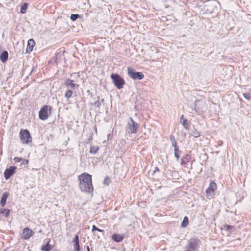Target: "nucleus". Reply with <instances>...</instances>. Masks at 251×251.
<instances>
[{
    "instance_id": "obj_1",
    "label": "nucleus",
    "mask_w": 251,
    "mask_h": 251,
    "mask_svg": "<svg viewBox=\"0 0 251 251\" xmlns=\"http://www.w3.org/2000/svg\"><path fill=\"white\" fill-rule=\"evenodd\" d=\"M79 188L83 192L91 194L93 192L92 176L87 173H83L78 176Z\"/></svg>"
},
{
    "instance_id": "obj_2",
    "label": "nucleus",
    "mask_w": 251,
    "mask_h": 251,
    "mask_svg": "<svg viewBox=\"0 0 251 251\" xmlns=\"http://www.w3.org/2000/svg\"><path fill=\"white\" fill-rule=\"evenodd\" d=\"M19 138L23 144H29L32 142V137L27 129H21L19 132Z\"/></svg>"
},
{
    "instance_id": "obj_3",
    "label": "nucleus",
    "mask_w": 251,
    "mask_h": 251,
    "mask_svg": "<svg viewBox=\"0 0 251 251\" xmlns=\"http://www.w3.org/2000/svg\"><path fill=\"white\" fill-rule=\"evenodd\" d=\"M110 77L112 80L114 85L119 89L123 88L125 83L124 79L117 74H112Z\"/></svg>"
},
{
    "instance_id": "obj_4",
    "label": "nucleus",
    "mask_w": 251,
    "mask_h": 251,
    "mask_svg": "<svg viewBox=\"0 0 251 251\" xmlns=\"http://www.w3.org/2000/svg\"><path fill=\"white\" fill-rule=\"evenodd\" d=\"M128 74L129 76L133 79H142L144 75L141 72H136L135 70L128 67L127 68Z\"/></svg>"
},
{
    "instance_id": "obj_5",
    "label": "nucleus",
    "mask_w": 251,
    "mask_h": 251,
    "mask_svg": "<svg viewBox=\"0 0 251 251\" xmlns=\"http://www.w3.org/2000/svg\"><path fill=\"white\" fill-rule=\"evenodd\" d=\"M49 110L50 113L51 111V107H49L48 105H44L42 107L39 112V118L42 120L47 119L49 117Z\"/></svg>"
},
{
    "instance_id": "obj_6",
    "label": "nucleus",
    "mask_w": 251,
    "mask_h": 251,
    "mask_svg": "<svg viewBox=\"0 0 251 251\" xmlns=\"http://www.w3.org/2000/svg\"><path fill=\"white\" fill-rule=\"evenodd\" d=\"M217 185L214 181H211L209 186L205 191L206 197L207 198L213 197L214 195V192L217 190Z\"/></svg>"
},
{
    "instance_id": "obj_7",
    "label": "nucleus",
    "mask_w": 251,
    "mask_h": 251,
    "mask_svg": "<svg viewBox=\"0 0 251 251\" xmlns=\"http://www.w3.org/2000/svg\"><path fill=\"white\" fill-rule=\"evenodd\" d=\"M34 234V232L28 227H25L21 234V238L24 240H28Z\"/></svg>"
},
{
    "instance_id": "obj_8",
    "label": "nucleus",
    "mask_w": 251,
    "mask_h": 251,
    "mask_svg": "<svg viewBox=\"0 0 251 251\" xmlns=\"http://www.w3.org/2000/svg\"><path fill=\"white\" fill-rule=\"evenodd\" d=\"M17 167L14 166H10L6 168L4 172V176L5 179L7 180L15 174Z\"/></svg>"
},
{
    "instance_id": "obj_9",
    "label": "nucleus",
    "mask_w": 251,
    "mask_h": 251,
    "mask_svg": "<svg viewBox=\"0 0 251 251\" xmlns=\"http://www.w3.org/2000/svg\"><path fill=\"white\" fill-rule=\"evenodd\" d=\"M200 240L198 239H191L189 241L187 249L195 251L197 248Z\"/></svg>"
},
{
    "instance_id": "obj_10",
    "label": "nucleus",
    "mask_w": 251,
    "mask_h": 251,
    "mask_svg": "<svg viewBox=\"0 0 251 251\" xmlns=\"http://www.w3.org/2000/svg\"><path fill=\"white\" fill-rule=\"evenodd\" d=\"M46 243L42 245L41 250L42 251H50L53 248V246L50 245V239H46Z\"/></svg>"
},
{
    "instance_id": "obj_11",
    "label": "nucleus",
    "mask_w": 251,
    "mask_h": 251,
    "mask_svg": "<svg viewBox=\"0 0 251 251\" xmlns=\"http://www.w3.org/2000/svg\"><path fill=\"white\" fill-rule=\"evenodd\" d=\"M129 129L132 133H136L138 129V125L134 121L132 120V123L130 125Z\"/></svg>"
},
{
    "instance_id": "obj_12",
    "label": "nucleus",
    "mask_w": 251,
    "mask_h": 251,
    "mask_svg": "<svg viewBox=\"0 0 251 251\" xmlns=\"http://www.w3.org/2000/svg\"><path fill=\"white\" fill-rule=\"evenodd\" d=\"M73 242L74 243V250L75 251H79L80 250V246H79V237L78 235H76L73 240Z\"/></svg>"
},
{
    "instance_id": "obj_13",
    "label": "nucleus",
    "mask_w": 251,
    "mask_h": 251,
    "mask_svg": "<svg viewBox=\"0 0 251 251\" xmlns=\"http://www.w3.org/2000/svg\"><path fill=\"white\" fill-rule=\"evenodd\" d=\"M124 235L123 234H114L112 236V239L116 242H120L123 240Z\"/></svg>"
},
{
    "instance_id": "obj_14",
    "label": "nucleus",
    "mask_w": 251,
    "mask_h": 251,
    "mask_svg": "<svg viewBox=\"0 0 251 251\" xmlns=\"http://www.w3.org/2000/svg\"><path fill=\"white\" fill-rule=\"evenodd\" d=\"M191 160V157L188 154H185L182 157L181 160V164L182 166H185Z\"/></svg>"
},
{
    "instance_id": "obj_15",
    "label": "nucleus",
    "mask_w": 251,
    "mask_h": 251,
    "mask_svg": "<svg viewBox=\"0 0 251 251\" xmlns=\"http://www.w3.org/2000/svg\"><path fill=\"white\" fill-rule=\"evenodd\" d=\"M64 59V56L63 54L59 52L55 56L53 57V61H55L56 63L62 62V60Z\"/></svg>"
},
{
    "instance_id": "obj_16",
    "label": "nucleus",
    "mask_w": 251,
    "mask_h": 251,
    "mask_svg": "<svg viewBox=\"0 0 251 251\" xmlns=\"http://www.w3.org/2000/svg\"><path fill=\"white\" fill-rule=\"evenodd\" d=\"M8 195L9 193L8 192H5L2 195V197L0 201V204L1 206L3 207L5 206L6 204V200Z\"/></svg>"
},
{
    "instance_id": "obj_17",
    "label": "nucleus",
    "mask_w": 251,
    "mask_h": 251,
    "mask_svg": "<svg viewBox=\"0 0 251 251\" xmlns=\"http://www.w3.org/2000/svg\"><path fill=\"white\" fill-rule=\"evenodd\" d=\"M34 45H35L34 41L33 39H29L28 41L27 47V49H26L27 51H32Z\"/></svg>"
},
{
    "instance_id": "obj_18",
    "label": "nucleus",
    "mask_w": 251,
    "mask_h": 251,
    "mask_svg": "<svg viewBox=\"0 0 251 251\" xmlns=\"http://www.w3.org/2000/svg\"><path fill=\"white\" fill-rule=\"evenodd\" d=\"M8 57V52L7 51H4L1 53V54L0 55V60L1 61V62L4 63V62H5L7 60Z\"/></svg>"
},
{
    "instance_id": "obj_19",
    "label": "nucleus",
    "mask_w": 251,
    "mask_h": 251,
    "mask_svg": "<svg viewBox=\"0 0 251 251\" xmlns=\"http://www.w3.org/2000/svg\"><path fill=\"white\" fill-rule=\"evenodd\" d=\"M10 210L7 209H0V214H3L5 217H8L9 216Z\"/></svg>"
},
{
    "instance_id": "obj_20",
    "label": "nucleus",
    "mask_w": 251,
    "mask_h": 251,
    "mask_svg": "<svg viewBox=\"0 0 251 251\" xmlns=\"http://www.w3.org/2000/svg\"><path fill=\"white\" fill-rule=\"evenodd\" d=\"M65 85L67 86V87H69V86H70L72 88H74L75 87V84L74 83V81L72 80H70V79H67L65 83Z\"/></svg>"
},
{
    "instance_id": "obj_21",
    "label": "nucleus",
    "mask_w": 251,
    "mask_h": 251,
    "mask_svg": "<svg viewBox=\"0 0 251 251\" xmlns=\"http://www.w3.org/2000/svg\"><path fill=\"white\" fill-rule=\"evenodd\" d=\"M188 224H189V219H188V218L187 217L185 216V217H184V218L183 219V221L181 222V226L182 227L185 228L186 226H187Z\"/></svg>"
},
{
    "instance_id": "obj_22",
    "label": "nucleus",
    "mask_w": 251,
    "mask_h": 251,
    "mask_svg": "<svg viewBox=\"0 0 251 251\" xmlns=\"http://www.w3.org/2000/svg\"><path fill=\"white\" fill-rule=\"evenodd\" d=\"M28 7V3L25 2L24 3L23 5L21 6V13L22 14H24L26 12V10L27 9V8Z\"/></svg>"
},
{
    "instance_id": "obj_23",
    "label": "nucleus",
    "mask_w": 251,
    "mask_h": 251,
    "mask_svg": "<svg viewBox=\"0 0 251 251\" xmlns=\"http://www.w3.org/2000/svg\"><path fill=\"white\" fill-rule=\"evenodd\" d=\"M99 149V148L97 146H91L90 149V152L95 154L98 151Z\"/></svg>"
},
{
    "instance_id": "obj_24",
    "label": "nucleus",
    "mask_w": 251,
    "mask_h": 251,
    "mask_svg": "<svg viewBox=\"0 0 251 251\" xmlns=\"http://www.w3.org/2000/svg\"><path fill=\"white\" fill-rule=\"evenodd\" d=\"M182 125L184 127L185 129L189 128V124L188 123V121L186 119H184L181 123Z\"/></svg>"
},
{
    "instance_id": "obj_25",
    "label": "nucleus",
    "mask_w": 251,
    "mask_h": 251,
    "mask_svg": "<svg viewBox=\"0 0 251 251\" xmlns=\"http://www.w3.org/2000/svg\"><path fill=\"white\" fill-rule=\"evenodd\" d=\"M72 94H73V91H71V90H67L65 92V97L66 98L69 99V98H70V97H72Z\"/></svg>"
},
{
    "instance_id": "obj_26",
    "label": "nucleus",
    "mask_w": 251,
    "mask_h": 251,
    "mask_svg": "<svg viewBox=\"0 0 251 251\" xmlns=\"http://www.w3.org/2000/svg\"><path fill=\"white\" fill-rule=\"evenodd\" d=\"M111 183V179L109 176H106L104 179L103 183L104 185H108Z\"/></svg>"
},
{
    "instance_id": "obj_27",
    "label": "nucleus",
    "mask_w": 251,
    "mask_h": 251,
    "mask_svg": "<svg viewBox=\"0 0 251 251\" xmlns=\"http://www.w3.org/2000/svg\"><path fill=\"white\" fill-rule=\"evenodd\" d=\"M174 154L175 156L176 157L177 160H179V149H174Z\"/></svg>"
},
{
    "instance_id": "obj_28",
    "label": "nucleus",
    "mask_w": 251,
    "mask_h": 251,
    "mask_svg": "<svg viewBox=\"0 0 251 251\" xmlns=\"http://www.w3.org/2000/svg\"><path fill=\"white\" fill-rule=\"evenodd\" d=\"M78 17H79V15L78 14H72L71 15L70 18L73 21H75Z\"/></svg>"
},
{
    "instance_id": "obj_29",
    "label": "nucleus",
    "mask_w": 251,
    "mask_h": 251,
    "mask_svg": "<svg viewBox=\"0 0 251 251\" xmlns=\"http://www.w3.org/2000/svg\"><path fill=\"white\" fill-rule=\"evenodd\" d=\"M243 95L244 97L247 100H250L251 99V96L249 93H244Z\"/></svg>"
},
{
    "instance_id": "obj_30",
    "label": "nucleus",
    "mask_w": 251,
    "mask_h": 251,
    "mask_svg": "<svg viewBox=\"0 0 251 251\" xmlns=\"http://www.w3.org/2000/svg\"><path fill=\"white\" fill-rule=\"evenodd\" d=\"M224 227L226 230H228L231 229L233 227V226H229L228 225H225L224 226Z\"/></svg>"
},
{
    "instance_id": "obj_31",
    "label": "nucleus",
    "mask_w": 251,
    "mask_h": 251,
    "mask_svg": "<svg viewBox=\"0 0 251 251\" xmlns=\"http://www.w3.org/2000/svg\"><path fill=\"white\" fill-rule=\"evenodd\" d=\"M193 133H194V136L195 137H199L200 136V133L197 130H196L195 131H194Z\"/></svg>"
},
{
    "instance_id": "obj_32",
    "label": "nucleus",
    "mask_w": 251,
    "mask_h": 251,
    "mask_svg": "<svg viewBox=\"0 0 251 251\" xmlns=\"http://www.w3.org/2000/svg\"><path fill=\"white\" fill-rule=\"evenodd\" d=\"M172 146L174 147L175 149H178V147L177 145L176 141L172 142Z\"/></svg>"
},
{
    "instance_id": "obj_33",
    "label": "nucleus",
    "mask_w": 251,
    "mask_h": 251,
    "mask_svg": "<svg viewBox=\"0 0 251 251\" xmlns=\"http://www.w3.org/2000/svg\"><path fill=\"white\" fill-rule=\"evenodd\" d=\"M22 160V159L18 157H15L14 158V161L15 162H20Z\"/></svg>"
},
{
    "instance_id": "obj_34",
    "label": "nucleus",
    "mask_w": 251,
    "mask_h": 251,
    "mask_svg": "<svg viewBox=\"0 0 251 251\" xmlns=\"http://www.w3.org/2000/svg\"><path fill=\"white\" fill-rule=\"evenodd\" d=\"M170 139L172 142L176 141L175 136L173 135H171L170 136Z\"/></svg>"
},
{
    "instance_id": "obj_35",
    "label": "nucleus",
    "mask_w": 251,
    "mask_h": 251,
    "mask_svg": "<svg viewBox=\"0 0 251 251\" xmlns=\"http://www.w3.org/2000/svg\"><path fill=\"white\" fill-rule=\"evenodd\" d=\"M98 230V228H97L96 226L93 225L92 226V232H94V231H95L96 230Z\"/></svg>"
},
{
    "instance_id": "obj_36",
    "label": "nucleus",
    "mask_w": 251,
    "mask_h": 251,
    "mask_svg": "<svg viewBox=\"0 0 251 251\" xmlns=\"http://www.w3.org/2000/svg\"><path fill=\"white\" fill-rule=\"evenodd\" d=\"M28 163V161L27 160L24 159L22 162L23 164L27 165Z\"/></svg>"
},
{
    "instance_id": "obj_37",
    "label": "nucleus",
    "mask_w": 251,
    "mask_h": 251,
    "mask_svg": "<svg viewBox=\"0 0 251 251\" xmlns=\"http://www.w3.org/2000/svg\"><path fill=\"white\" fill-rule=\"evenodd\" d=\"M160 171V170L158 168V167H156L154 169V173H155V172H159Z\"/></svg>"
},
{
    "instance_id": "obj_38",
    "label": "nucleus",
    "mask_w": 251,
    "mask_h": 251,
    "mask_svg": "<svg viewBox=\"0 0 251 251\" xmlns=\"http://www.w3.org/2000/svg\"><path fill=\"white\" fill-rule=\"evenodd\" d=\"M97 231H98L99 232H103V231H104L103 230L100 229H99V228H98V230Z\"/></svg>"
},
{
    "instance_id": "obj_39",
    "label": "nucleus",
    "mask_w": 251,
    "mask_h": 251,
    "mask_svg": "<svg viewBox=\"0 0 251 251\" xmlns=\"http://www.w3.org/2000/svg\"><path fill=\"white\" fill-rule=\"evenodd\" d=\"M87 251H90V249L88 246H87Z\"/></svg>"
},
{
    "instance_id": "obj_40",
    "label": "nucleus",
    "mask_w": 251,
    "mask_h": 251,
    "mask_svg": "<svg viewBox=\"0 0 251 251\" xmlns=\"http://www.w3.org/2000/svg\"><path fill=\"white\" fill-rule=\"evenodd\" d=\"M185 251H191L190 250L187 249V250H186Z\"/></svg>"
},
{
    "instance_id": "obj_41",
    "label": "nucleus",
    "mask_w": 251,
    "mask_h": 251,
    "mask_svg": "<svg viewBox=\"0 0 251 251\" xmlns=\"http://www.w3.org/2000/svg\"><path fill=\"white\" fill-rule=\"evenodd\" d=\"M181 118L182 119H183V115H182V116H181Z\"/></svg>"
}]
</instances>
